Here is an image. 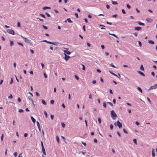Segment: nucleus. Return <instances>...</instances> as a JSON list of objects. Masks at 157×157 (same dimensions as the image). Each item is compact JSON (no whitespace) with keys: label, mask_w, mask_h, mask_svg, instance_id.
Listing matches in <instances>:
<instances>
[{"label":"nucleus","mask_w":157,"mask_h":157,"mask_svg":"<svg viewBox=\"0 0 157 157\" xmlns=\"http://www.w3.org/2000/svg\"><path fill=\"white\" fill-rule=\"evenodd\" d=\"M21 37L25 39V42L28 44H30L31 45L32 44L31 41L30 40L28 39L27 38H26L22 36H21Z\"/></svg>","instance_id":"2"},{"label":"nucleus","mask_w":157,"mask_h":157,"mask_svg":"<svg viewBox=\"0 0 157 157\" xmlns=\"http://www.w3.org/2000/svg\"><path fill=\"white\" fill-rule=\"evenodd\" d=\"M45 14H46V15L48 17H50V15L47 12H46L45 13Z\"/></svg>","instance_id":"32"},{"label":"nucleus","mask_w":157,"mask_h":157,"mask_svg":"<svg viewBox=\"0 0 157 157\" xmlns=\"http://www.w3.org/2000/svg\"><path fill=\"white\" fill-rule=\"evenodd\" d=\"M6 31L9 34H11L12 35H13L14 34V32L13 30L7 29L6 30Z\"/></svg>","instance_id":"3"},{"label":"nucleus","mask_w":157,"mask_h":157,"mask_svg":"<svg viewBox=\"0 0 157 157\" xmlns=\"http://www.w3.org/2000/svg\"><path fill=\"white\" fill-rule=\"evenodd\" d=\"M107 103L109 104L112 107H113V105L111 102H107Z\"/></svg>","instance_id":"29"},{"label":"nucleus","mask_w":157,"mask_h":157,"mask_svg":"<svg viewBox=\"0 0 157 157\" xmlns=\"http://www.w3.org/2000/svg\"><path fill=\"white\" fill-rule=\"evenodd\" d=\"M110 115L111 117L113 119L115 120V118H114L117 116L116 114L115 113L114 111L113 110H111L110 111Z\"/></svg>","instance_id":"1"},{"label":"nucleus","mask_w":157,"mask_h":157,"mask_svg":"<svg viewBox=\"0 0 157 157\" xmlns=\"http://www.w3.org/2000/svg\"><path fill=\"white\" fill-rule=\"evenodd\" d=\"M137 89L141 93L142 92V90L140 87H137Z\"/></svg>","instance_id":"27"},{"label":"nucleus","mask_w":157,"mask_h":157,"mask_svg":"<svg viewBox=\"0 0 157 157\" xmlns=\"http://www.w3.org/2000/svg\"><path fill=\"white\" fill-rule=\"evenodd\" d=\"M17 101H18L20 102L21 101V100L20 98H17Z\"/></svg>","instance_id":"62"},{"label":"nucleus","mask_w":157,"mask_h":157,"mask_svg":"<svg viewBox=\"0 0 157 157\" xmlns=\"http://www.w3.org/2000/svg\"><path fill=\"white\" fill-rule=\"evenodd\" d=\"M82 143L84 146L86 147V143H84L83 142H82Z\"/></svg>","instance_id":"61"},{"label":"nucleus","mask_w":157,"mask_h":157,"mask_svg":"<svg viewBox=\"0 0 157 157\" xmlns=\"http://www.w3.org/2000/svg\"><path fill=\"white\" fill-rule=\"evenodd\" d=\"M75 77L77 80H78L79 79V77L77 75H75Z\"/></svg>","instance_id":"46"},{"label":"nucleus","mask_w":157,"mask_h":157,"mask_svg":"<svg viewBox=\"0 0 157 157\" xmlns=\"http://www.w3.org/2000/svg\"><path fill=\"white\" fill-rule=\"evenodd\" d=\"M37 19H39L40 21H41L42 22H44L43 20L42 19H41L40 18H37Z\"/></svg>","instance_id":"55"},{"label":"nucleus","mask_w":157,"mask_h":157,"mask_svg":"<svg viewBox=\"0 0 157 157\" xmlns=\"http://www.w3.org/2000/svg\"><path fill=\"white\" fill-rule=\"evenodd\" d=\"M36 124H37V125L38 128L40 127V123H39L38 121H36Z\"/></svg>","instance_id":"34"},{"label":"nucleus","mask_w":157,"mask_h":157,"mask_svg":"<svg viewBox=\"0 0 157 157\" xmlns=\"http://www.w3.org/2000/svg\"><path fill=\"white\" fill-rule=\"evenodd\" d=\"M13 78H11V81L10 82V84H12L13 83Z\"/></svg>","instance_id":"58"},{"label":"nucleus","mask_w":157,"mask_h":157,"mask_svg":"<svg viewBox=\"0 0 157 157\" xmlns=\"http://www.w3.org/2000/svg\"><path fill=\"white\" fill-rule=\"evenodd\" d=\"M113 125L112 124H111L110 125V128L111 130H112L113 128Z\"/></svg>","instance_id":"35"},{"label":"nucleus","mask_w":157,"mask_h":157,"mask_svg":"<svg viewBox=\"0 0 157 157\" xmlns=\"http://www.w3.org/2000/svg\"><path fill=\"white\" fill-rule=\"evenodd\" d=\"M126 7L127 8L129 9H130L131 8V6L128 4H127Z\"/></svg>","instance_id":"41"},{"label":"nucleus","mask_w":157,"mask_h":157,"mask_svg":"<svg viewBox=\"0 0 157 157\" xmlns=\"http://www.w3.org/2000/svg\"><path fill=\"white\" fill-rule=\"evenodd\" d=\"M147 98V99L148 101H149V103L150 104H151V100H150V99L148 98Z\"/></svg>","instance_id":"52"},{"label":"nucleus","mask_w":157,"mask_h":157,"mask_svg":"<svg viewBox=\"0 0 157 157\" xmlns=\"http://www.w3.org/2000/svg\"><path fill=\"white\" fill-rule=\"evenodd\" d=\"M123 132H124V133H126V134H127V133H128V132H127V131H126V130L125 128H123Z\"/></svg>","instance_id":"33"},{"label":"nucleus","mask_w":157,"mask_h":157,"mask_svg":"<svg viewBox=\"0 0 157 157\" xmlns=\"http://www.w3.org/2000/svg\"><path fill=\"white\" fill-rule=\"evenodd\" d=\"M17 26L18 27H20L21 26L20 23L19 22H18L17 23Z\"/></svg>","instance_id":"44"},{"label":"nucleus","mask_w":157,"mask_h":157,"mask_svg":"<svg viewBox=\"0 0 157 157\" xmlns=\"http://www.w3.org/2000/svg\"><path fill=\"white\" fill-rule=\"evenodd\" d=\"M39 15L40 16H41L43 18H45V15L44 14H41V13H40L39 14Z\"/></svg>","instance_id":"30"},{"label":"nucleus","mask_w":157,"mask_h":157,"mask_svg":"<svg viewBox=\"0 0 157 157\" xmlns=\"http://www.w3.org/2000/svg\"><path fill=\"white\" fill-rule=\"evenodd\" d=\"M109 72L110 74H111L113 75L114 76H116L117 77H118V76L116 75V74H114V73H113L112 71H109Z\"/></svg>","instance_id":"12"},{"label":"nucleus","mask_w":157,"mask_h":157,"mask_svg":"<svg viewBox=\"0 0 157 157\" xmlns=\"http://www.w3.org/2000/svg\"><path fill=\"white\" fill-rule=\"evenodd\" d=\"M18 112L20 113H23L24 112V111L21 109H20L19 110Z\"/></svg>","instance_id":"38"},{"label":"nucleus","mask_w":157,"mask_h":157,"mask_svg":"<svg viewBox=\"0 0 157 157\" xmlns=\"http://www.w3.org/2000/svg\"><path fill=\"white\" fill-rule=\"evenodd\" d=\"M106 8L107 9H109V8H110V6L109 5H108V4H107L106 5Z\"/></svg>","instance_id":"63"},{"label":"nucleus","mask_w":157,"mask_h":157,"mask_svg":"<svg viewBox=\"0 0 157 157\" xmlns=\"http://www.w3.org/2000/svg\"><path fill=\"white\" fill-rule=\"evenodd\" d=\"M44 113L45 116L47 118L48 117V114L45 111H44Z\"/></svg>","instance_id":"26"},{"label":"nucleus","mask_w":157,"mask_h":157,"mask_svg":"<svg viewBox=\"0 0 157 157\" xmlns=\"http://www.w3.org/2000/svg\"><path fill=\"white\" fill-rule=\"evenodd\" d=\"M122 13H123V14H125L126 13V12H125V11L123 9H122Z\"/></svg>","instance_id":"47"},{"label":"nucleus","mask_w":157,"mask_h":157,"mask_svg":"<svg viewBox=\"0 0 157 157\" xmlns=\"http://www.w3.org/2000/svg\"><path fill=\"white\" fill-rule=\"evenodd\" d=\"M8 98H13V96H12V95L10 94Z\"/></svg>","instance_id":"49"},{"label":"nucleus","mask_w":157,"mask_h":157,"mask_svg":"<svg viewBox=\"0 0 157 157\" xmlns=\"http://www.w3.org/2000/svg\"><path fill=\"white\" fill-rule=\"evenodd\" d=\"M13 45V41H10V45L11 46H12Z\"/></svg>","instance_id":"37"},{"label":"nucleus","mask_w":157,"mask_h":157,"mask_svg":"<svg viewBox=\"0 0 157 157\" xmlns=\"http://www.w3.org/2000/svg\"><path fill=\"white\" fill-rule=\"evenodd\" d=\"M140 25H143V26H144L145 25V24L144 23H142L141 22H140V21H137V22Z\"/></svg>","instance_id":"15"},{"label":"nucleus","mask_w":157,"mask_h":157,"mask_svg":"<svg viewBox=\"0 0 157 157\" xmlns=\"http://www.w3.org/2000/svg\"><path fill=\"white\" fill-rule=\"evenodd\" d=\"M113 102L114 104L116 103V101L115 99H114L113 100Z\"/></svg>","instance_id":"57"},{"label":"nucleus","mask_w":157,"mask_h":157,"mask_svg":"<svg viewBox=\"0 0 157 157\" xmlns=\"http://www.w3.org/2000/svg\"><path fill=\"white\" fill-rule=\"evenodd\" d=\"M133 141L134 142V143H135V144L136 145L137 144V142H136V139H134L133 140Z\"/></svg>","instance_id":"36"},{"label":"nucleus","mask_w":157,"mask_h":157,"mask_svg":"<svg viewBox=\"0 0 157 157\" xmlns=\"http://www.w3.org/2000/svg\"><path fill=\"white\" fill-rule=\"evenodd\" d=\"M117 126L119 128H122V124L119 121H117Z\"/></svg>","instance_id":"4"},{"label":"nucleus","mask_w":157,"mask_h":157,"mask_svg":"<svg viewBox=\"0 0 157 157\" xmlns=\"http://www.w3.org/2000/svg\"><path fill=\"white\" fill-rule=\"evenodd\" d=\"M42 26L45 29L47 30L48 29V27L46 26H45L44 25H42Z\"/></svg>","instance_id":"28"},{"label":"nucleus","mask_w":157,"mask_h":157,"mask_svg":"<svg viewBox=\"0 0 157 157\" xmlns=\"http://www.w3.org/2000/svg\"><path fill=\"white\" fill-rule=\"evenodd\" d=\"M53 44H52L57 45L58 44V43L57 42H52Z\"/></svg>","instance_id":"31"},{"label":"nucleus","mask_w":157,"mask_h":157,"mask_svg":"<svg viewBox=\"0 0 157 157\" xmlns=\"http://www.w3.org/2000/svg\"><path fill=\"white\" fill-rule=\"evenodd\" d=\"M50 117L52 120H53L54 118V115H51Z\"/></svg>","instance_id":"54"},{"label":"nucleus","mask_w":157,"mask_h":157,"mask_svg":"<svg viewBox=\"0 0 157 157\" xmlns=\"http://www.w3.org/2000/svg\"><path fill=\"white\" fill-rule=\"evenodd\" d=\"M103 106L105 108H106V102H104L103 103Z\"/></svg>","instance_id":"23"},{"label":"nucleus","mask_w":157,"mask_h":157,"mask_svg":"<svg viewBox=\"0 0 157 157\" xmlns=\"http://www.w3.org/2000/svg\"><path fill=\"white\" fill-rule=\"evenodd\" d=\"M31 120L33 123H35L36 122L35 119L32 117H31Z\"/></svg>","instance_id":"11"},{"label":"nucleus","mask_w":157,"mask_h":157,"mask_svg":"<svg viewBox=\"0 0 157 157\" xmlns=\"http://www.w3.org/2000/svg\"><path fill=\"white\" fill-rule=\"evenodd\" d=\"M61 137H62V138L63 139H64V142L66 143V141H65V138L63 136H61Z\"/></svg>","instance_id":"50"},{"label":"nucleus","mask_w":157,"mask_h":157,"mask_svg":"<svg viewBox=\"0 0 157 157\" xmlns=\"http://www.w3.org/2000/svg\"><path fill=\"white\" fill-rule=\"evenodd\" d=\"M64 48L66 50H63V52H64V53H65L66 55L67 54V55H70L71 54V52L67 50L68 49V48Z\"/></svg>","instance_id":"5"},{"label":"nucleus","mask_w":157,"mask_h":157,"mask_svg":"<svg viewBox=\"0 0 157 157\" xmlns=\"http://www.w3.org/2000/svg\"><path fill=\"white\" fill-rule=\"evenodd\" d=\"M64 54L65 56L64 59L66 61L68 60L70 58V57L69 56L67 55L65 53H64Z\"/></svg>","instance_id":"6"},{"label":"nucleus","mask_w":157,"mask_h":157,"mask_svg":"<svg viewBox=\"0 0 157 157\" xmlns=\"http://www.w3.org/2000/svg\"><path fill=\"white\" fill-rule=\"evenodd\" d=\"M138 42L139 46L141 47L142 46V43L140 41H138Z\"/></svg>","instance_id":"40"},{"label":"nucleus","mask_w":157,"mask_h":157,"mask_svg":"<svg viewBox=\"0 0 157 157\" xmlns=\"http://www.w3.org/2000/svg\"><path fill=\"white\" fill-rule=\"evenodd\" d=\"M138 72L140 74V75H141L142 76H144V77H145V74L143 73L141 71H138Z\"/></svg>","instance_id":"9"},{"label":"nucleus","mask_w":157,"mask_h":157,"mask_svg":"<svg viewBox=\"0 0 157 157\" xmlns=\"http://www.w3.org/2000/svg\"><path fill=\"white\" fill-rule=\"evenodd\" d=\"M109 65H111L112 67H114V68H117L118 67H116L115 66H114L113 63H111L110 64H109Z\"/></svg>","instance_id":"25"},{"label":"nucleus","mask_w":157,"mask_h":157,"mask_svg":"<svg viewBox=\"0 0 157 157\" xmlns=\"http://www.w3.org/2000/svg\"><path fill=\"white\" fill-rule=\"evenodd\" d=\"M75 15L76 16L77 18H78L79 17L78 16V14L77 13H75Z\"/></svg>","instance_id":"51"},{"label":"nucleus","mask_w":157,"mask_h":157,"mask_svg":"<svg viewBox=\"0 0 157 157\" xmlns=\"http://www.w3.org/2000/svg\"><path fill=\"white\" fill-rule=\"evenodd\" d=\"M27 136H28V134L27 133H25L24 134V136L25 137H27Z\"/></svg>","instance_id":"60"},{"label":"nucleus","mask_w":157,"mask_h":157,"mask_svg":"<svg viewBox=\"0 0 157 157\" xmlns=\"http://www.w3.org/2000/svg\"><path fill=\"white\" fill-rule=\"evenodd\" d=\"M42 151L44 155H46L44 147H43V148H42Z\"/></svg>","instance_id":"14"},{"label":"nucleus","mask_w":157,"mask_h":157,"mask_svg":"<svg viewBox=\"0 0 157 157\" xmlns=\"http://www.w3.org/2000/svg\"><path fill=\"white\" fill-rule=\"evenodd\" d=\"M61 125H62V127L63 128H64L65 127V124H64V123H62Z\"/></svg>","instance_id":"45"},{"label":"nucleus","mask_w":157,"mask_h":157,"mask_svg":"<svg viewBox=\"0 0 157 157\" xmlns=\"http://www.w3.org/2000/svg\"><path fill=\"white\" fill-rule=\"evenodd\" d=\"M148 42L149 43L151 44H153L155 43L154 42V41L150 40H148Z\"/></svg>","instance_id":"10"},{"label":"nucleus","mask_w":157,"mask_h":157,"mask_svg":"<svg viewBox=\"0 0 157 157\" xmlns=\"http://www.w3.org/2000/svg\"><path fill=\"white\" fill-rule=\"evenodd\" d=\"M54 101L53 100H51L50 103L51 104H54Z\"/></svg>","instance_id":"43"},{"label":"nucleus","mask_w":157,"mask_h":157,"mask_svg":"<svg viewBox=\"0 0 157 157\" xmlns=\"http://www.w3.org/2000/svg\"><path fill=\"white\" fill-rule=\"evenodd\" d=\"M56 139L58 143V144L59 143V138L58 136H56Z\"/></svg>","instance_id":"20"},{"label":"nucleus","mask_w":157,"mask_h":157,"mask_svg":"<svg viewBox=\"0 0 157 157\" xmlns=\"http://www.w3.org/2000/svg\"><path fill=\"white\" fill-rule=\"evenodd\" d=\"M51 8L49 7L48 6H44L43 8V9L44 10H46L47 9H50Z\"/></svg>","instance_id":"19"},{"label":"nucleus","mask_w":157,"mask_h":157,"mask_svg":"<svg viewBox=\"0 0 157 157\" xmlns=\"http://www.w3.org/2000/svg\"><path fill=\"white\" fill-rule=\"evenodd\" d=\"M67 21L69 23H72L73 22V21L71 20L70 18L67 19Z\"/></svg>","instance_id":"18"},{"label":"nucleus","mask_w":157,"mask_h":157,"mask_svg":"<svg viewBox=\"0 0 157 157\" xmlns=\"http://www.w3.org/2000/svg\"><path fill=\"white\" fill-rule=\"evenodd\" d=\"M94 143H97L98 142L97 140L96 139H94Z\"/></svg>","instance_id":"56"},{"label":"nucleus","mask_w":157,"mask_h":157,"mask_svg":"<svg viewBox=\"0 0 157 157\" xmlns=\"http://www.w3.org/2000/svg\"><path fill=\"white\" fill-rule=\"evenodd\" d=\"M98 121L99 123L100 124L101 123V119L100 118H98Z\"/></svg>","instance_id":"42"},{"label":"nucleus","mask_w":157,"mask_h":157,"mask_svg":"<svg viewBox=\"0 0 157 157\" xmlns=\"http://www.w3.org/2000/svg\"><path fill=\"white\" fill-rule=\"evenodd\" d=\"M151 75H153V76H155V74L154 73V72H151Z\"/></svg>","instance_id":"64"},{"label":"nucleus","mask_w":157,"mask_h":157,"mask_svg":"<svg viewBox=\"0 0 157 157\" xmlns=\"http://www.w3.org/2000/svg\"><path fill=\"white\" fill-rule=\"evenodd\" d=\"M146 21L149 22H151L152 21V20L151 19L148 17L147 18Z\"/></svg>","instance_id":"8"},{"label":"nucleus","mask_w":157,"mask_h":157,"mask_svg":"<svg viewBox=\"0 0 157 157\" xmlns=\"http://www.w3.org/2000/svg\"><path fill=\"white\" fill-rule=\"evenodd\" d=\"M17 44L19 45H20L21 46H23V45L21 43H20V42H17Z\"/></svg>","instance_id":"53"},{"label":"nucleus","mask_w":157,"mask_h":157,"mask_svg":"<svg viewBox=\"0 0 157 157\" xmlns=\"http://www.w3.org/2000/svg\"><path fill=\"white\" fill-rule=\"evenodd\" d=\"M140 69L143 71H144V68L143 67V65H141L140 67Z\"/></svg>","instance_id":"22"},{"label":"nucleus","mask_w":157,"mask_h":157,"mask_svg":"<svg viewBox=\"0 0 157 157\" xmlns=\"http://www.w3.org/2000/svg\"><path fill=\"white\" fill-rule=\"evenodd\" d=\"M109 34L110 35H111L114 36V37H116V38H117V39H119V37L117 35H116L115 34H112V33H109Z\"/></svg>","instance_id":"16"},{"label":"nucleus","mask_w":157,"mask_h":157,"mask_svg":"<svg viewBox=\"0 0 157 157\" xmlns=\"http://www.w3.org/2000/svg\"><path fill=\"white\" fill-rule=\"evenodd\" d=\"M82 70H84V71L85 70V66L83 64H82Z\"/></svg>","instance_id":"39"},{"label":"nucleus","mask_w":157,"mask_h":157,"mask_svg":"<svg viewBox=\"0 0 157 157\" xmlns=\"http://www.w3.org/2000/svg\"><path fill=\"white\" fill-rule=\"evenodd\" d=\"M14 155L15 157H17V152H15L14 153Z\"/></svg>","instance_id":"48"},{"label":"nucleus","mask_w":157,"mask_h":157,"mask_svg":"<svg viewBox=\"0 0 157 157\" xmlns=\"http://www.w3.org/2000/svg\"><path fill=\"white\" fill-rule=\"evenodd\" d=\"M41 101H42V103L45 105H47V103H46L45 102V101L43 99H42L41 100Z\"/></svg>","instance_id":"21"},{"label":"nucleus","mask_w":157,"mask_h":157,"mask_svg":"<svg viewBox=\"0 0 157 157\" xmlns=\"http://www.w3.org/2000/svg\"><path fill=\"white\" fill-rule=\"evenodd\" d=\"M156 88V87H155V85L154 86H151L150 87L148 90H149L151 89H155Z\"/></svg>","instance_id":"13"},{"label":"nucleus","mask_w":157,"mask_h":157,"mask_svg":"<svg viewBox=\"0 0 157 157\" xmlns=\"http://www.w3.org/2000/svg\"><path fill=\"white\" fill-rule=\"evenodd\" d=\"M134 29L135 30L137 31H140L141 29L142 28L140 27H135Z\"/></svg>","instance_id":"7"},{"label":"nucleus","mask_w":157,"mask_h":157,"mask_svg":"<svg viewBox=\"0 0 157 157\" xmlns=\"http://www.w3.org/2000/svg\"><path fill=\"white\" fill-rule=\"evenodd\" d=\"M112 2L113 5H117L118 4V3L115 1H112Z\"/></svg>","instance_id":"24"},{"label":"nucleus","mask_w":157,"mask_h":157,"mask_svg":"<svg viewBox=\"0 0 157 157\" xmlns=\"http://www.w3.org/2000/svg\"><path fill=\"white\" fill-rule=\"evenodd\" d=\"M36 95L37 96H40L39 94L37 92H36Z\"/></svg>","instance_id":"59"},{"label":"nucleus","mask_w":157,"mask_h":157,"mask_svg":"<svg viewBox=\"0 0 157 157\" xmlns=\"http://www.w3.org/2000/svg\"><path fill=\"white\" fill-rule=\"evenodd\" d=\"M152 156L153 157H154L155 155V151L153 149H152Z\"/></svg>","instance_id":"17"}]
</instances>
